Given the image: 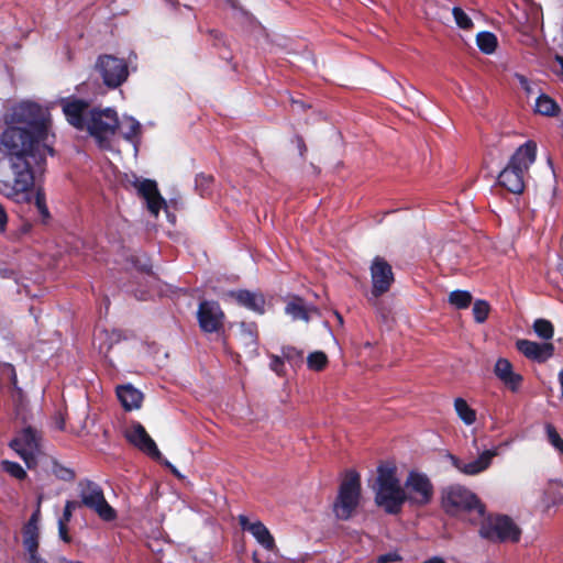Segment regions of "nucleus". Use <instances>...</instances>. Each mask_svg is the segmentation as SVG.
Masks as SVG:
<instances>
[{
  "label": "nucleus",
  "mask_w": 563,
  "mask_h": 563,
  "mask_svg": "<svg viewBox=\"0 0 563 563\" xmlns=\"http://www.w3.org/2000/svg\"><path fill=\"white\" fill-rule=\"evenodd\" d=\"M139 269L147 275H152L153 272H152V266L148 265V264H144V265H141L139 266Z\"/></svg>",
  "instance_id": "53"
},
{
  "label": "nucleus",
  "mask_w": 563,
  "mask_h": 563,
  "mask_svg": "<svg viewBox=\"0 0 563 563\" xmlns=\"http://www.w3.org/2000/svg\"><path fill=\"white\" fill-rule=\"evenodd\" d=\"M23 547L27 554L38 552L40 548V529L38 527H30L24 525L22 528Z\"/></svg>",
  "instance_id": "24"
},
{
  "label": "nucleus",
  "mask_w": 563,
  "mask_h": 563,
  "mask_svg": "<svg viewBox=\"0 0 563 563\" xmlns=\"http://www.w3.org/2000/svg\"><path fill=\"white\" fill-rule=\"evenodd\" d=\"M213 181V176L200 173L195 179L196 190L201 197H207L211 194Z\"/></svg>",
  "instance_id": "34"
},
{
  "label": "nucleus",
  "mask_w": 563,
  "mask_h": 563,
  "mask_svg": "<svg viewBox=\"0 0 563 563\" xmlns=\"http://www.w3.org/2000/svg\"><path fill=\"white\" fill-rule=\"evenodd\" d=\"M1 468L3 472L8 473L10 476L19 481H23L27 477L26 472L18 462L3 460L1 461Z\"/></svg>",
  "instance_id": "36"
},
{
  "label": "nucleus",
  "mask_w": 563,
  "mask_h": 563,
  "mask_svg": "<svg viewBox=\"0 0 563 563\" xmlns=\"http://www.w3.org/2000/svg\"><path fill=\"white\" fill-rule=\"evenodd\" d=\"M52 473L56 478L64 482H73L76 477V473L73 468L67 467L57 461H53L52 463Z\"/></svg>",
  "instance_id": "37"
},
{
  "label": "nucleus",
  "mask_w": 563,
  "mask_h": 563,
  "mask_svg": "<svg viewBox=\"0 0 563 563\" xmlns=\"http://www.w3.org/2000/svg\"><path fill=\"white\" fill-rule=\"evenodd\" d=\"M376 483L377 487L399 485L400 482L396 476V467L387 465L378 466Z\"/></svg>",
  "instance_id": "27"
},
{
  "label": "nucleus",
  "mask_w": 563,
  "mask_h": 563,
  "mask_svg": "<svg viewBox=\"0 0 563 563\" xmlns=\"http://www.w3.org/2000/svg\"><path fill=\"white\" fill-rule=\"evenodd\" d=\"M272 371H274L276 374L280 375L284 369V360L280 356L273 355L271 358L269 364Z\"/></svg>",
  "instance_id": "43"
},
{
  "label": "nucleus",
  "mask_w": 563,
  "mask_h": 563,
  "mask_svg": "<svg viewBox=\"0 0 563 563\" xmlns=\"http://www.w3.org/2000/svg\"><path fill=\"white\" fill-rule=\"evenodd\" d=\"M60 562H62V563H81V562H79V561H71V560H67V559H65V558H63V559L60 560Z\"/></svg>",
  "instance_id": "58"
},
{
  "label": "nucleus",
  "mask_w": 563,
  "mask_h": 563,
  "mask_svg": "<svg viewBox=\"0 0 563 563\" xmlns=\"http://www.w3.org/2000/svg\"><path fill=\"white\" fill-rule=\"evenodd\" d=\"M473 317L475 322L477 323H484L490 312V305L487 300L484 299H477L473 303Z\"/></svg>",
  "instance_id": "35"
},
{
  "label": "nucleus",
  "mask_w": 563,
  "mask_h": 563,
  "mask_svg": "<svg viewBox=\"0 0 563 563\" xmlns=\"http://www.w3.org/2000/svg\"><path fill=\"white\" fill-rule=\"evenodd\" d=\"M298 141H299V147L301 150V155H303V152L307 150L306 145H305L303 140L301 137H299Z\"/></svg>",
  "instance_id": "57"
},
{
  "label": "nucleus",
  "mask_w": 563,
  "mask_h": 563,
  "mask_svg": "<svg viewBox=\"0 0 563 563\" xmlns=\"http://www.w3.org/2000/svg\"><path fill=\"white\" fill-rule=\"evenodd\" d=\"M422 563H445V561L441 556H432V558L423 561Z\"/></svg>",
  "instance_id": "52"
},
{
  "label": "nucleus",
  "mask_w": 563,
  "mask_h": 563,
  "mask_svg": "<svg viewBox=\"0 0 563 563\" xmlns=\"http://www.w3.org/2000/svg\"><path fill=\"white\" fill-rule=\"evenodd\" d=\"M328 362V356L322 351L312 352L307 357L308 368L314 372L323 371L327 367Z\"/></svg>",
  "instance_id": "33"
},
{
  "label": "nucleus",
  "mask_w": 563,
  "mask_h": 563,
  "mask_svg": "<svg viewBox=\"0 0 563 563\" xmlns=\"http://www.w3.org/2000/svg\"><path fill=\"white\" fill-rule=\"evenodd\" d=\"M401 560H402V558L400 556V554L398 552L394 551V552H388V553L379 555L377 558V563H391V562H399Z\"/></svg>",
  "instance_id": "42"
},
{
  "label": "nucleus",
  "mask_w": 563,
  "mask_h": 563,
  "mask_svg": "<svg viewBox=\"0 0 563 563\" xmlns=\"http://www.w3.org/2000/svg\"><path fill=\"white\" fill-rule=\"evenodd\" d=\"M495 376L511 393H518L523 383V376L514 371V366L509 360L499 357L494 365Z\"/></svg>",
  "instance_id": "19"
},
{
  "label": "nucleus",
  "mask_w": 563,
  "mask_h": 563,
  "mask_svg": "<svg viewBox=\"0 0 563 563\" xmlns=\"http://www.w3.org/2000/svg\"><path fill=\"white\" fill-rule=\"evenodd\" d=\"M64 508L69 509L70 512H74L76 509L82 508V505L80 504V499L66 500Z\"/></svg>",
  "instance_id": "47"
},
{
  "label": "nucleus",
  "mask_w": 563,
  "mask_h": 563,
  "mask_svg": "<svg viewBox=\"0 0 563 563\" xmlns=\"http://www.w3.org/2000/svg\"><path fill=\"white\" fill-rule=\"evenodd\" d=\"M56 426L57 429L64 430L65 429V417L63 412H58V416L56 417Z\"/></svg>",
  "instance_id": "51"
},
{
  "label": "nucleus",
  "mask_w": 563,
  "mask_h": 563,
  "mask_svg": "<svg viewBox=\"0 0 563 563\" xmlns=\"http://www.w3.org/2000/svg\"><path fill=\"white\" fill-rule=\"evenodd\" d=\"M139 196L146 201L147 210L155 218L158 217L162 208H167L165 199L159 194L157 184L152 179H143L134 181Z\"/></svg>",
  "instance_id": "16"
},
{
  "label": "nucleus",
  "mask_w": 563,
  "mask_h": 563,
  "mask_svg": "<svg viewBox=\"0 0 563 563\" xmlns=\"http://www.w3.org/2000/svg\"><path fill=\"white\" fill-rule=\"evenodd\" d=\"M560 107L550 96L542 93L537 98L536 112L545 117H556L560 113Z\"/></svg>",
  "instance_id": "26"
},
{
  "label": "nucleus",
  "mask_w": 563,
  "mask_h": 563,
  "mask_svg": "<svg viewBox=\"0 0 563 563\" xmlns=\"http://www.w3.org/2000/svg\"><path fill=\"white\" fill-rule=\"evenodd\" d=\"M534 333L542 340L549 341L554 335V327L548 319H536L532 325Z\"/></svg>",
  "instance_id": "30"
},
{
  "label": "nucleus",
  "mask_w": 563,
  "mask_h": 563,
  "mask_svg": "<svg viewBox=\"0 0 563 563\" xmlns=\"http://www.w3.org/2000/svg\"><path fill=\"white\" fill-rule=\"evenodd\" d=\"M548 441L563 454V439L560 437L556 428L552 423L545 424Z\"/></svg>",
  "instance_id": "38"
},
{
  "label": "nucleus",
  "mask_w": 563,
  "mask_h": 563,
  "mask_svg": "<svg viewBox=\"0 0 563 563\" xmlns=\"http://www.w3.org/2000/svg\"><path fill=\"white\" fill-rule=\"evenodd\" d=\"M73 517V512L69 509L64 508L63 515L59 518L58 522L68 523Z\"/></svg>",
  "instance_id": "50"
},
{
  "label": "nucleus",
  "mask_w": 563,
  "mask_h": 563,
  "mask_svg": "<svg viewBox=\"0 0 563 563\" xmlns=\"http://www.w3.org/2000/svg\"><path fill=\"white\" fill-rule=\"evenodd\" d=\"M497 454V449H492L485 450L477 459L468 463L463 462L461 459L452 454H450V460L452 465L460 472L466 475H477L490 466L493 457Z\"/></svg>",
  "instance_id": "18"
},
{
  "label": "nucleus",
  "mask_w": 563,
  "mask_h": 563,
  "mask_svg": "<svg viewBox=\"0 0 563 563\" xmlns=\"http://www.w3.org/2000/svg\"><path fill=\"white\" fill-rule=\"evenodd\" d=\"M198 324L205 333H219L224 327V313L217 301L202 300L197 310Z\"/></svg>",
  "instance_id": "12"
},
{
  "label": "nucleus",
  "mask_w": 563,
  "mask_h": 563,
  "mask_svg": "<svg viewBox=\"0 0 563 563\" xmlns=\"http://www.w3.org/2000/svg\"><path fill=\"white\" fill-rule=\"evenodd\" d=\"M442 507L446 514H468L470 521L476 523L485 514V505L468 488L462 485H450L443 489Z\"/></svg>",
  "instance_id": "3"
},
{
  "label": "nucleus",
  "mask_w": 563,
  "mask_h": 563,
  "mask_svg": "<svg viewBox=\"0 0 563 563\" xmlns=\"http://www.w3.org/2000/svg\"><path fill=\"white\" fill-rule=\"evenodd\" d=\"M29 558H27V563H48L45 559H43L38 552L36 553H32V554H27Z\"/></svg>",
  "instance_id": "48"
},
{
  "label": "nucleus",
  "mask_w": 563,
  "mask_h": 563,
  "mask_svg": "<svg viewBox=\"0 0 563 563\" xmlns=\"http://www.w3.org/2000/svg\"><path fill=\"white\" fill-rule=\"evenodd\" d=\"M336 317H338V321H340L342 323L343 322L342 316L336 312Z\"/></svg>",
  "instance_id": "59"
},
{
  "label": "nucleus",
  "mask_w": 563,
  "mask_h": 563,
  "mask_svg": "<svg viewBox=\"0 0 563 563\" xmlns=\"http://www.w3.org/2000/svg\"><path fill=\"white\" fill-rule=\"evenodd\" d=\"M126 440L136 446L139 450L147 454L155 461L163 463L166 467L170 470V472L180 477L177 468L170 464L168 461H164L162 459V454L155 443V441L150 437L145 428L140 422H134L125 432Z\"/></svg>",
  "instance_id": "10"
},
{
  "label": "nucleus",
  "mask_w": 563,
  "mask_h": 563,
  "mask_svg": "<svg viewBox=\"0 0 563 563\" xmlns=\"http://www.w3.org/2000/svg\"><path fill=\"white\" fill-rule=\"evenodd\" d=\"M240 345L247 353H256L258 347V329L255 322H242L238 335Z\"/></svg>",
  "instance_id": "21"
},
{
  "label": "nucleus",
  "mask_w": 563,
  "mask_h": 563,
  "mask_svg": "<svg viewBox=\"0 0 563 563\" xmlns=\"http://www.w3.org/2000/svg\"><path fill=\"white\" fill-rule=\"evenodd\" d=\"M537 157V144L527 141L511 155L507 166L499 173L498 185L509 192L520 195L525 190V176Z\"/></svg>",
  "instance_id": "2"
},
{
  "label": "nucleus",
  "mask_w": 563,
  "mask_h": 563,
  "mask_svg": "<svg viewBox=\"0 0 563 563\" xmlns=\"http://www.w3.org/2000/svg\"><path fill=\"white\" fill-rule=\"evenodd\" d=\"M476 44L482 53L489 55L496 51L498 42L494 33L483 31L477 34Z\"/></svg>",
  "instance_id": "29"
},
{
  "label": "nucleus",
  "mask_w": 563,
  "mask_h": 563,
  "mask_svg": "<svg viewBox=\"0 0 563 563\" xmlns=\"http://www.w3.org/2000/svg\"><path fill=\"white\" fill-rule=\"evenodd\" d=\"M372 296L379 298L388 292L395 282L391 265L382 256H375L371 267Z\"/></svg>",
  "instance_id": "13"
},
{
  "label": "nucleus",
  "mask_w": 563,
  "mask_h": 563,
  "mask_svg": "<svg viewBox=\"0 0 563 563\" xmlns=\"http://www.w3.org/2000/svg\"><path fill=\"white\" fill-rule=\"evenodd\" d=\"M7 222H8L7 212L3 208V206L0 203V232H4Z\"/></svg>",
  "instance_id": "46"
},
{
  "label": "nucleus",
  "mask_w": 563,
  "mask_h": 563,
  "mask_svg": "<svg viewBox=\"0 0 563 563\" xmlns=\"http://www.w3.org/2000/svg\"><path fill=\"white\" fill-rule=\"evenodd\" d=\"M34 205L41 216L42 222L46 223L51 219V213L46 205V196L44 189L38 187L34 196Z\"/></svg>",
  "instance_id": "32"
},
{
  "label": "nucleus",
  "mask_w": 563,
  "mask_h": 563,
  "mask_svg": "<svg viewBox=\"0 0 563 563\" xmlns=\"http://www.w3.org/2000/svg\"><path fill=\"white\" fill-rule=\"evenodd\" d=\"M361 498V476L356 471L349 470L345 472L332 505L334 517L341 521L350 520L360 507Z\"/></svg>",
  "instance_id": "4"
},
{
  "label": "nucleus",
  "mask_w": 563,
  "mask_h": 563,
  "mask_svg": "<svg viewBox=\"0 0 563 563\" xmlns=\"http://www.w3.org/2000/svg\"><path fill=\"white\" fill-rule=\"evenodd\" d=\"M4 123L0 150L8 163H0V192L18 199L26 196L44 175L47 155H55L48 142L52 119L47 108L23 100L8 110Z\"/></svg>",
  "instance_id": "1"
},
{
  "label": "nucleus",
  "mask_w": 563,
  "mask_h": 563,
  "mask_svg": "<svg viewBox=\"0 0 563 563\" xmlns=\"http://www.w3.org/2000/svg\"><path fill=\"white\" fill-rule=\"evenodd\" d=\"M117 396L126 411L139 409L143 401V394L130 384L118 386Z\"/></svg>",
  "instance_id": "23"
},
{
  "label": "nucleus",
  "mask_w": 563,
  "mask_h": 563,
  "mask_svg": "<svg viewBox=\"0 0 563 563\" xmlns=\"http://www.w3.org/2000/svg\"><path fill=\"white\" fill-rule=\"evenodd\" d=\"M239 525L242 530L251 532L264 549L272 551L275 548V540L262 521L250 522L245 515H240Z\"/></svg>",
  "instance_id": "20"
},
{
  "label": "nucleus",
  "mask_w": 563,
  "mask_h": 563,
  "mask_svg": "<svg viewBox=\"0 0 563 563\" xmlns=\"http://www.w3.org/2000/svg\"><path fill=\"white\" fill-rule=\"evenodd\" d=\"M58 534L65 543L71 542V537L68 532L67 523L58 522Z\"/></svg>",
  "instance_id": "44"
},
{
  "label": "nucleus",
  "mask_w": 563,
  "mask_h": 563,
  "mask_svg": "<svg viewBox=\"0 0 563 563\" xmlns=\"http://www.w3.org/2000/svg\"><path fill=\"white\" fill-rule=\"evenodd\" d=\"M516 349L526 358L537 363H545L554 355L555 351V347L551 342L539 343L527 339L517 340Z\"/></svg>",
  "instance_id": "17"
},
{
  "label": "nucleus",
  "mask_w": 563,
  "mask_h": 563,
  "mask_svg": "<svg viewBox=\"0 0 563 563\" xmlns=\"http://www.w3.org/2000/svg\"><path fill=\"white\" fill-rule=\"evenodd\" d=\"M454 408L459 418L465 424L471 426L476 421V411L468 406L465 399L456 398L454 400Z\"/></svg>",
  "instance_id": "28"
},
{
  "label": "nucleus",
  "mask_w": 563,
  "mask_h": 563,
  "mask_svg": "<svg viewBox=\"0 0 563 563\" xmlns=\"http://www.w3.org/2000/svg\"><path fill=\"white\" fill-rule=\"evenodd\" d=\"M402 487L405 501L411 507H424L433 499L434 487L424 473L410 471Z\"/></svg>",
  "instance_id": "8"
},
{
  "label": "nucleus",
  "mask_w": 563,
  "mask_h": 563,
  "mask_svg": "<svg viewBox=\"0 0 563 563\" xmlns=\"http://www.w3.org/2000/svg\"><path fill=\"white\" fill-rule=\"evenodd\" d=\"M375 503L389 515L401 512L405 501L404 487L399 485L377 487Z\"/></svg>",
  "instance_id": "15"
},
{
  "label": "nucleus",
  "mask_w": 563,
  "mask_h": 563,
  "mask_svg": "<svg viewBox=\"0 0 563 563\" xmlns=\"http://www.w3.org/2000/svg\"><path fill=\"white\" fill-rule=\"evenodd\" d=\"M11 368H12L11 383H12L13 386H15L16 383H18L16 374H15V371H14V368L12 366H11Z\"/></svg>",
  "instance_id": "56"
},
{
  "label": "nucleus",
  "mask_w": 563,
  "mask_h": 563,
  "mask_svg": "<svg viewBox=\"0 0 563 563\" xmlns=\"http://www.w3.org/2000/svg\"><path fill=\"white\" fill-rule=\"evenodd\" d=\"M41 511L40 508H37L30 517V519L25 522L26 526L30 527H38Z\"/></svg>",
  "instance_id": "45"
},
{
  "label": "nucleus",
  "mask_w": 563,
  "mask_h": 563,
  "mask_svg": "<svg viewBox=\"0 0 563 563\" xmlns=\"http://www.w3.org/2000/svg\"><path fill=\"white\" fill-rule=\"evenodd\" d=\"M66 121L79 131H85L88 123L90 103L88 100L69 96L59 100Z\"/></svg>",
  "instance_id": "14"
},
{
  "label": "nucleus",
  "mask_w": 563,
  "mask_h": 563,
  "mask_svg": "<svg viewBox=\"0 0 563 563\" xmlns=\"http://www.w3.org/2000/svg\"><path fill=\"white\" fill-rule=\"evenodd\" d=\"M77 489L82 507L95 511L103 521L111 522L117 519L115 509L109 505L98 483L84 478L78 482Z\"/></svg>",
  "instance_id": "7"
},
{
  "label": "nucleus",
  "mask_w": 563,
  "mask_h": 563,
  "mask_svg": "<svg viewBox=\"0 0 563 563\" xmlns=\"http://www.w3.org/2000/svg\"><path fill=\"white\" fill-rule=\"evenodd\" d=\"M40 437L37 431L32 427H25L18 435L12 439L9 446L15 451L24 461L27 468L36 466L37 461L35 453L40 449Z\"/></svg>",
  "instance_id": "11"
},
{
  "label": "nucleus",
  "mask_w": 563,
  "mask_h": 563,
  "mask_svg": "<svg viewBox=\"0 0 563 563\" xmlns=\"http://www.w3.org/2000/svg\"><path fill=\"white\" fill-rule=\"evenodd\" d=\"M120 128L118 112L112 108L93 107L88 113L87 131L100 147H107Z\"/></svg>",
  "instance_id": "6"
},
{
  "label": "nucleus",
  "mask_w": 563,
  "mask_h": 563,
  "mask_svg": "<svg viewBox=\"0 0 563 563\" xmlns=\"http://www.w3.org/2000/svg\"><path fill=\"white\" fill-rule=\"evenodd\" d=\"M481 538L493 543H517L521 537V529L507 515H486L477 519Z\"/></svg>",
  "instance_id": "5"
},
{
  "label": "nucleus",
  "mask_w": 563,
  "mask_h": 563,
  "mask_svg": "<svg viewBox=\"0 0 563 563\" xmlns=\"http://www.w3.org/2000/svg\"><path fill=\"white\" fill-rule=\"evenodd\" d=\"M455 23L463 30H470L473 27L471 18L460 7H454L452 10Z\"/></svg>",
  "instance_id": "39"
},
{
  "label": "nucleus",
  "mask_w": 563,
  "mask_h": 563,
  "mask_svg": "<svg viewBox=\"0 0 563 563\" xmlns=\"http://www.w3.org/2000/svg\"><path fill=\"white\" fill-rule=\"evenodd\" d=\"M286 358L288 362H301L302 352L294 346L283 347V360Z\"/></svg>",
  "instance_id": "40"
},
{
  "label": "nucleus",
  "mask_w": 563,
  "mask_h": 563,
  "mask_svg": "<svg viewBox=\"0 0 563 563\" xmlns=\"http://www.w3.org/2000/svg\"><path fill=\"white\" fill-rule=\"evenodd\" d=\"M285 312L291 316L294 320L309 321L310 319L305 301L299 296H294L292 299L287 302Z\"/></svg>",
  "instance_id": "25"
},
{
  "label": "nucleus",
  "mask_w": 563,
  "mask_h": 563,
  "mask_svg": "<svg viewBox=\"0 0 563 563\" xmlns=\"http://www.w3.org/2000/svg\"><path fill=\"white\" fill-rule=\"evenodd\" d=\"M559 383H560V386H561V396L563 398V368L559 373Z\"/></svg>",
  "instance_id": "54"
},
{
  "label": "nucleus",
  "mask_w": 563,
  "mask_h": 563,
  "mask_svg": "<svg viewBox=\"0 0 563 563\" xmlns=\"http://www.w3.org/2000/svg\"><path fill=\"white\" fill-rule=\"evenodd\" d=\"M95 67L100 74L103 84L111 89L120 87L129 77L126 62L113 55H100Z\"/></svg>",
  "instance_id": "9"
},
{
  "label": "nucleus",
  "mask_w": 563,
  "mask_h": 563,
  "mask_svg": "<svg viewBox=\"0 0 563 563\" xmlns=\"http://www.w3.org/2000/svg\"><path fill=\"white\" fill-rule=\"evenodd\" d=\"M231 295L241 306L257 313H264L265 298L262 294L253 292L246 289H241L238 291H233Z\"/></svg>",
  "instance_id": "22"
},
{
  "label": "nucleus",
  "mask_w": 563,
  "mask_h": 563,
  "mask_svg": "<svg viewBox=\"0 0 563 563\" xmlns=\"http://www.w3.org/2000/svg\"><path fill=\"white\" fill-rule=\"evenodd\" d=\"M141 134V124L136 120H132L129 130L124 133V139L132 141L134 137Z\"/></svg>",
  "instance_id": "41"
},
{
  "label": "nucleus",
  "mask_w": 563,
  "mask_h": 563,
  "mask_svg": "<svg viewBox=\"0 0 563 563\" xmlns=\"http://www.w3.org/2000/svg\"><path fill=\"white\" fill-rule=\"evenodd\" d=\"M555 62L561 66L562 75H563V56L555 55Z\"/></svg>",
  "instance_id": "55"
},
{
  "label": "nucleus",
  "mask_w": 563,
  "mask_h": 563,
  "mask_svg": "<svg viewBox=\"0 0 563 563\" xmlns=\"http://www.w3.org/2000/svg\"><path fill=\"white\" fill-rule=\"evenodd\" d=\"M473 297L467 290H453L449 295L450 305L456 309H466L472 303Z\"/></svg>",
  "instance_id": "31"
},
{
  "label": "nucleus",
  "mask_w": 563,
  "mask_h": 563,
  "mask_svg": "<svg viewBox=\"0 0 563 563\" xmlns=\"http://www.w3.org/2000/svg\"><path fill=\"white\" fill-rule=\"evenodd\" d=\"M14 276H15V273H14L13 269L0 266V277H2V278H12Z\"/></svg>",
  "instance_id": "49"
}]
</instances>
